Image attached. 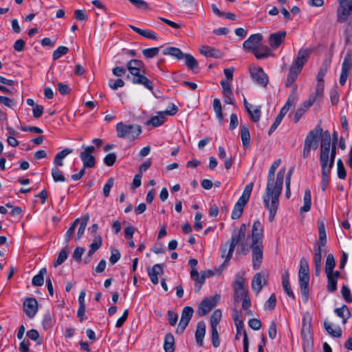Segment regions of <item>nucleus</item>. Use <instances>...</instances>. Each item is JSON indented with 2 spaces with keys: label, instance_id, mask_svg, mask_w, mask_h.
<instances>
[{
  "label": "nucleus",
  "instance_id": "f257e3e1",
  "mask_svg": "<svg viewBox=\"0 0 352 352\" xmlns=\"http://www.w3.org/2000/svg\"><path fill=\"white\" fill-rule=\"evenodd\" d=\"M247 226L245 223L241 225L238 231L234 230L231 242L229 245L227 260H230L236 245L240 246V253L247 255L250 250L252 251V267L258 270L263 259V227L261 223L256 220L254 222L251 233L245 238Z\"/></svg>",
  "mask_w": 352,
  "mask_h": 352
},
{
  "label": "nucleus",
  "instance_id": "f03ea898",
  "mask_svg": "<svg viewBox=\"0 0 352 352\" xmlns=\"http://www.w3.org/2000/svg\"><path fill=\"white\" fill-rule=\"evenodd\" d=\"M281 160L278 159L274 162L270 168L267 182L265 194L263 195V203L265 207L269 210L270 221H273L279 205V197L282 192L285 168H282L278 173L274 180L276 170L280 166Z\"/></svg>",
  "mask_w": 352,
  "mask_h": 352
},
{
  "label": "nucleus",
  "instance_id": "7ed1b4c3",
  "mask_svg": "<svg viewBox=\"0 0 352 352\" xmlns=\"http://www.w3.org/2000/svg\"><path fill=\"white\" fill-rule=\"evenodd\" d=\"M126 69L130 75L127 78L133 84L141 85L150 91L153 90V83L145 75L146 67L143 61L131 59L126 63Z\"/></svg>",
  "mask_w": 352,
  "mask_h": 352
},
{
  "label": "nucleus",
  "instance_id": "20e7f679",
  "mask_svg": "<svg viewBox=\"0 0 352 352\" xmlns=\"http://www.w3.org/2000/svg\"><path fill=\"white\" fill-rule=\"evenodd\" d=\"M322 133V129L320 125H317L314 129L311 130L307 135L302 151V157L307 158L310 155L311 149L316 150L318 148L319 136Z\"/></svg>",
  "mask_w": 352,
  "mask_h": 352
},
{
  "label": "nucleus",
  "instance_id": "39448f33",
  "mask_svg": "<svg viewBox=\"0 0 352 352\" xmlns=\"http://www.w3.org/2000/svg\"><path fill=\"white\" fill-rule=\"evenodd\" d=\"M116 131L118 138L133 140L142 133V127L138 124H126L120 122L116 124Z\"/></svg>",
  "mask_w": 352,
  "mask_h": 352
},
{
  "label": "nucleus",
  "instance_id": "423d86ee",
  "mask_svg": "<svg viewBox=\"0 0 352 352\" xmlns=\"http://www.w3.org/2000/svg\"><path fill=\"white\" fill-rule=\"evenodd\" d=\"M320 135L321 136L320 162L327 163L331 148V135L329 131H322Z\"/></svg>",
  "mask_w": 352,
  "mask_h": 352
},
{
  "label": "nucleus",
  "instance_id": "0eeeda50",
  "mask_svg": "<svg viewBox=\"0 0 352 352\" xmlns=\"http://www.w3.org/2000/svg\"><path fill=\"white\" fill-rule=\"evenodd\" d=\"M339 3L337 21L338 23H343L352 15V0H340Z\"/></svg>",
  "mask_w": 352,
  "mask_h": 352
},
{
  "label": "nucleus",
  "instance_id": "6e6552de",
  "mask_svg": "<svg viewBox=\"0 0 352 352\" xmlns=\"http://www.w3.org/2000/svg\"><path fill=\"white\" fill-rule=\"evenodd\" d=\"M82 148L84 151L80 153V158L84 166L87 168H94L96 165V158L92 154L96 152V148L94 146H85V145H82Z\"/></svg>",
  "mask_w": 352,
  "mask_h": 352
},
{
  "label": "nucleus",
  "instance_id": "1a4fd4ad",
  "mask_svg": "<svg viewBox=\"0 0 352 352\" xmlns=\"http://www.w3.org/2000/svg\"><path fill=\"white\" fill-rule=\"evenodd\" d=\"M352 67V51H349L346 54L342 64V71L340 76L339 82L340 85L344 86L346 82L349 74Z\"/></svg>",
  "mask_w": 352,
  "mask_h": 352
},
{
  "label": "nucleus",
  "instance_id": "9d476101",
  "mask_svg": "<svg viewBox=\"0 0 352 352\" xmlns=\"http://www.w3.org/2000/svg\"><path fill=\"white\" fill-rule=\"evenodd\" d=\"M219 299V295L204 299L199 306L198 314L203 316L209 313L215 307Z\"/></svg>",
  "mask_w": 352,
  "mask_h": 352
},
{
  "label": "nucleus",
  "instance_id": "9b49d317",
  "mask_svg": "<svg viewBox=\"0 0 352 352\" xmlns=\"http://www.w3.org/2000/svg\"><path fill=\"white\" fill-rule=\"evenodd\" d=\"M311 52L312 50L311 49H300L298 51L296 58L293 62L292 66L302 70L304 65L307 63Z\"/></svg>",
  "mask_w": 352,
  "mask_h": 352
},
{
  "label": "nucleus",
  "instance_id": "f8f14e48",
  "mask_svg": "<svg viewBox=\"0 0 352 352\" xmlns=\"http://www.w3.org/2000/svg\"><path fill=\"white\" fill-rule=\"evenodd\" d=\"M250 74L252 79L257 84L265 87L268 83V77L261 67L250 68Z\"/></svg>",
  "mask_w": 352,
  "mask_h": 352
},
{
  "label": "nucleus",
  "instance_id": "ddd939ff",
  "mask_svg": "<svg viewBox=\"0 0 352 352\" xmlns=\"http://www.w3.org/2000/svg\"><path fill=\"white\" fill-rule=\"evenodd\" d=\"M263 39L261 34H252L243 44V48L248 52H253L258 47L261 41Z\"/></svg>",
  "mask_w": 352,
  "mask_h": 352
},
{
  "label": "nucleus",
  "instance_id": "4468645a",
  "mask_svg": "<svg viewBox=\"0 0 352 352\" xmlns=\"http://www.w3.org/2000/svg\"><path fill=\"white\" fill-rule=\"evenodd\" d=\"M193 314L194 310L191 307H184L182 312V316L179 322L178 328H179L181 330H185L190 320H191Z\"/></svg>",
  "mask_w": 352,
  "mask_h": 352
},
{
  "label": "nucleus",
  "instance_id": "2eb2a0df",
  "mask_svg": "<svg viewBox=\"0 0 352 352\" xmlns=\"http://www.w3.org/2000/svg\"><path fill=\"white\" fill-rule=\"evenodd\" d=\"M38 310V302L34 298H28L23 302V311L25 314L32 318Z\"/></svg>",
  "mask_w": 352,
  "mask_h": 352
},
{
  "label": "nucleus",
  "instance_id": "dca6fc26",
  "mask_svg": "<svg viewBox=\"0 0 352 352\" xmlns=\"http://www.w3.org/2000/svg\"><path fill=\"white\" fill-rule=\"evenodd\" d=\"M287 35L286 31H279L271 34L269 37V44L273 49H277L285 41Z\"/></svg>",
  "mask_w": 352,
  "mask_h": 352
},
{
  "label": "nucleus",
  "instance_id": "f3484780",
  "mask_svg": "<svg viewBox=\"0 0 352 352\" xmlns=\"http://www.w3.org/2000/svg\"><path fill=\"white\" fill-rule=\"evenodd\" d=\"M263 281L264 282V284H266V275L263 272L256 273L253 277L252 280V288L256 294H258L261 291L263 288Z\"/></svg>",
  "mask_w": 352,
  "mask_h": 352
},
{
  "label": "nucleus",
  "instance_id": "a211bd4d",
  "mask_svg": "<svg viewBox=\"0 0 352 352\" xmlns=\"http://www.w3.org/2000/svg\"><path fill=\"white\" fill-rule=\"evenodd\" d=\"M298 278L301 295L304 301L307 302L309 298V275L298 274Z\"/></svg>",
  "mask_w": 352,
  "mask_h": 352
},
{
  "label": "nucleus",
  "instance_id": "6ab92c4d",
  "mask_svg": "<svg viewBox=\"0 0 352 352\" xmlns=\"http://www.w3.org/2000/svg\"><path fill=\"white\" fill-rule=\"evenodd\" d=\"M320 164L322 175L321 188L322 191H324L330 180L329 175L330 174L332 168H329L327 166V163L320 162Z\"/></svg>",
  "mask_w": 352,
  "mask_h": 352
},
{
  "label": "nucleus",
  "instance_id": "aec40b11",
  "mask_svg": "<svg viewBox=\"0 0 352 352\" xmlns=\"http://www.w3.org/2000/svg\"><path fill=\"white\" fill-rule=\"evenodd\" d=\"M303 351H311L314 346V336L312 331H301Z\"/></svg>",
  "mask_w": 352,
  "mask_h": 352
},
{
  "label": "nucleus",
  "instance_id": "412c9836",
  "mask_svg": "<svg viewBox=\"0 0 352 352\" xmlns=\"http://www.w3.org/2000/svg\"><path fill=\"white\" fill-rule=\"evenodd\" d=\"M131 29H132L135 32L144 36L146 38L157 41L159 39V36L153 30H142L139 28H137L133 25H129Z\"/></svg>",
  "mask_w": 352,
  "mask_h": 352
},
{
  "label": "nucleus",
  "instance_id": "4be33fe9",
  "mask_svg": "<svg viewBox=\"0 0 352 352\" xmlns=\"http://www.w3.org/2000/svg\"><path fill=\"white\" fill-rule=\"evenodd\" d=\"M163 273V267L160 264H155L153 265L152 269L148 270V274L151 279V281L154 284L157 285L159 283L157 276Z\"/></svg>",
  "mask_w": 352,
  "mask_h": 352
},
{
  "label": "nucleus",
  "instance_id": "5701e85b",
  "mask_svg": "<svg viewBox=\"0 0 352 352\" xmlns=\"http://www.w3.org/2000/svg\"><path fill=\"white\" fill-rule=\"evenodd\" d=\"M289 277V271L288 270L285 271V272L283 273V274L282 276L283 287V289L285 292V293L288 295V296L289 298H291L292 299L294 300L295 296L292 290Z\"/></svg>",
  "mask_w": 352,
  "mask_h": 352
},
{
  "label": "nucleus",
  "instance_id": "b1692460",
  "mask_svg": "<svg viewBox=\"0 0 352 352\" xmlns=\"http://www.w3.org/2000/svg\"><path fill=\"white\" fill-rule=\"evenodd\" d=\"M73 152V149L69 148H65L61 151L58 152L54 157V164L56 166H63V159L66 157L68 155Z\"/></svg>",
  "mask_w": 352,
  "mask_h": 352
},
{
  "label": "nucleus",
  "instance_id": "393cba45",
  "mask_svg": "<svg viewBox=\"0 0 352 352\" xmlns=\"http://www.w3.org/2000/svg\"><path fill=\"white\" fill-rule=\"evenodd\" d=\"M301 71L302 70H300L294 67L291 66L287 80L285 82V86L287 87H290L294 85V83L295 82L296 80L298 78V76L299 75Z\"/></svg>",
  "mask_w": 352,
  "mask_h": 352
},
{
  "label": "nucleus",
  "instance_id": "a878e982",
  "mask_svg": "<svg viewBox=\"0 0 352 352\" xmlns=\"http://www.w3.org/2000/svg\"><path fill=\"white\" fill-rule=\"evenodd\" d=\"M163 54L165 56H171L177 60L184 58V53L177 47H168L163 50Z\"/></svg>",
  "mask_w": 352,
  "mask_h": 352
},
{
  "label": "nucleus",
  "instance_id": "bb28decb",
  "mask_svg": "<svg viewBox=\"0 0 352 352\" xmlns=\"http://www.w3.org/2000/svg\"><path fill=\"white\" fill-rule=\"evenodd\" d=\"M200 52L206 57H212L216 58L221 57V52L219 50L209 46H202L200 49Z\"/></svg>",
  "mask_w": 352,
  "mask_h": 352
},
{
  "label": "nucleus",
  "instance_id": "cd10ccee",
  "mask_svg": "<svg viewBox=\"0 0 352 352\" xmlns=\"http://www.w3.org/2000/svg\"><path fill=\"white\" fill-rule=\"evenodd\" d=\"M241 138L243 148H248L250 142V131L248 126L243 124L241 125Z\"/></svg>",
  "mask_w": 352,
  "mask_h": 352
},
{
  "label": "nucleus",
  "instance_id": "c85d7f7f",
  "mask_svg": "<svg viewBox=\"0 0 352 352\" xmlns=\"http://www.w3.org/2000/svg\"><path fill=\"white\" fill-rule=\"evenodd\" d=\"M159 116H153L146 122L147 125H152L155 127L161 126L166 120V116L162 111L158 112Z\"/></svg>",
  "mask_w": 352,
  "mask_h": 352
},
{
  "label": "nucleus",
  "instance_id": "c756f323",
  "mask_svg": "<svg viewBox=\"0 0 352 352\" xmlns=\"http://www.w3.org/2000/svg\"><path fill=\"white\" fill-rule=\"evenodd\" d=\"M175 338L170 333H166L164 338V348L165 352H174Z\"/></svg>",
  "mask_w": 352,
  "mask_h": 352
},
{
  "label": "nucleus",
  "instance_id": "7c9ffc66",
  "mask_svg": "<svg viewBox=\"0 0 352 352\" xmlns=\"http://www.w3.org/2000/svg\"><path fill=\"white\" fill-rule=\"evenodd\" d=\"M303 201L304 205L300 208V212H305L309 211L311 205V190L309 188L305 191Z\"/></svg>",
  "mask_w": 352,
  "mask_h": 352
},
{
  "label": "nucleus",
  "instance_id": "2f4dec72",
  "mask_svg": "<svg viewBox=\"0 0 352 352\" xmlns=\"http://www.w3.org/2000/svg\"><path fill=\"white\" fill-rule=\"evenodd\" d=\"M47 274V269L41 268L38 274L35 275L32 280L34 286H42L44 283V276Z\"/></svg>",
  "mask_w": 352,
  "mask_h": 352
},
{
  "label": "nucleus",
  "instance_id": "473e14b6",
  "mask_svg": "<svg viewBox=\"0 0 352 352\" xmlns=\"http://www.w3.org/2000/svg\"><path fill=\"white\" fill-rule=\"evenodd\" d=\"M334 311L336 316L341 318L342 324H344L346 322V320L350 315L349 308L346 305H343L340 308H337Z\"/></svg>",
  "mask_w": 352,
  "mask_h": 352
},
{
  "label": "nucleus",
  "instance_id": "72a5a7b5",
  "mask_svg": "<svg viewBox=\"0 0 352 352\" xmlns=\"http://www.w3.org/2000/svg\"><path fill=\"white\" fill-rule=\"evenodd\" d=\"M287 113V112L286 111V109H280L279 113L276 116L274 123L272 124V126L268 131L269 135H270L277 129V127L280 124L283 117L286 115Z\"/></svg>",
  "mask_w": 352,
  "mask_h": 352
},
{
  "label": "nucleus",
  "instance_id": "f704fd0d",
  "mask_svg": "<svg viewBox=\"0 0 352 352\" xmlns=\"http://www.w3.org/2000/svg\"><path fill=\"white\" fill-rule=\"evenodd\" d=\"M318 241L317 244L325 245L327 243V234L323 221H318Z\"/></svg>",
  "mask_w": 352,
  "mask_h": 352
},
{
  "label": "nucleus",
  "instance_id": "c9c22d12",
  "mask_svg": "<svg viewBox=\"0 0 352 352\" xmlns=\"http://www.w3.org/2000/svg\"><path fill=\"white\" fill-rule=\"evenodd\" d=\"M287 322L285 318L272 320L269 326L268 330H277V329H287Z\"/></svg>",
  "mask_w": 352,
  "mask_h": 352
},
{
  "label": "nucleus",
  "instance_id": "e433bc0d",
  "mask_svg": "<svg viewBox=\"0 0 352 352\" xmlns=\"http://www.w3.org/2000/svg\"><path fill=\"white\" fill-rule=\"evenodd\" d=\"M336 267V260L333 254H329L325 261L324 272L327 273H332V270Z\"/></svg>",
  "mask_w": 352,
  "mask_h": 352
},
{
  "label": "nucleus",
  "instance_id": "4c0bfd02",
  "mask_svg": "<svg viewBox=\"0 0 352 352\" xmlns=\"http://www.w3.org/2000/svg\"><path fill=\"white\" fill-rule=\"evenodd\" d=\"M330 63L331 62L327 60H325L323 62L316 76L317 82H324L323 78L328 71V69L330 66Z\"/></svg>",
  "mask_w": 352,
  "mask_h": 352
},
{
  "label": "nucleus",
  "instance_id": "58836bf2",
  "mask_svg": "<svg viewBox=\"0 0 352 352\" xmlns=\"http://www.w3.org/2000/svg\"><path fill=\"white\" fill-rule=\"evenodd\" d=\"M270 50L267 46L256 48L252 53L258 59L267 58L270 56Z\"/></svg>",
  "mask_w": 352,
  "mask_h": 352
},
{
  "label": "nucleus",
  "instance_id": "ea45409f",
  "mask_svg": "<svg viewBox=\"0 0 352 352\" xmlns=\"http://www.w3.org/2000/svg\"><path fill=\"white\" fill-rule=\"evenodd\" d=\"M184 58H185L186 65L190 69L194 70L198 68V62L197 60L190 54H184Z\"/></svg>",
  "mask_w": 352,
  "mask_h": 352
},
{
  "label": "nucleus",
  "instance_id": "a19ab883",
  "mask_svg": "<svg viewBox=\"0 0 352 352\" xmlns=\"http://www.w3.org/2000/svg\"><path fill=\"white\" fill-rule=\"evenodd\" d=\"M221 311L219 309L215 310L210 317L211 330H217V326L221 318Z\"/></svg>",
  "mask_w": 352,
  "mask_h": 352
},
{
  "label": "nucleus",
  "instance_id": "79ce46f5",
  "mask_svg": "<svg viewBox=\"0 0 352 352\" xmlns=\"http://www.w3.org/2000/svg\"><path fill=\"white\" fill-rule=\"evenodd\" d=\"M327 291L330 293H333L337 290V280L332 276V273H327Z\"/></svg>",
  "mask_w": 352,
  "mask_h": 352
},
{
  "label": "nucleus",
  "instance_id": "37998d69",
  "mask_svg": "<svg viewBox=\"0 0 352 352\" xmlns=\"http://www.w3.org/2000/svg\"><path fill=\"white\" fill-rule=\"evenodd\" d=\"M55 324V320L52 317L49 312L46 313L43 316L42 320L43 327L45 329H50L54 327Z\"/></svg>",
  "mask_w": 352,
  "mask_h": 352
},
{
  "label": "nucleus",
  "instance_id": "c03bdc74",
  "mask_svg": "<svg viewBox=\"0 0 352 352\" xmlns=\"http://www.w3.org/2000/svg\"><path fill=\"white\" fill-rule=\"evenodd\" d=\"M241 318V312H239L236 310H234V312L232 314V318L234 321L236 330H243V329L244 324Z\"/></svg>",
  "mask_w": 352,
  "mask_h": 352
},
{
  "label": "nucleus",
  "instance_id": "a18cd8bd",
  "mask_svg": "<svg viewBox=\"0 0 352 352\" xmlns=\"http://www.w3.org/2000/svg\"><path fill=\"white\" fill-rule=\"evenodd\" d=\"M344 34L345 43L352 45V19L347 23Z\"/></svg>",
  "mask_w": 352,
  "mask_h": 352
},
{
  "label": "nucleus",
  "instance_id": "49530a36",
  "mask_svg": "<svg viewBox=\"0 0 352 352\" xmlns=\"http://www.w3.org/2000/svg\"><path fill=\"white\" fill-rule=\"evenodd\" d=\"M247 113H248L250 119L254 122H258L261 118V107H256L253 111L252 109H248Z\"/></svg>",
  "mask_w": 352,
  "mask_h": 352
},
{
  "label": "nucleus",
  "instance_id": "de8ad7c7",
  "mask_svg": "<svg viewBox=\"0 0 352 352\" xmlns=\"http://www.w3.org/2000/svg\"><path fill=\"white\" fill-rule=\"evenodd\" d=\"M337 173L338 177L341 179H344L346 177V171L344 168V163L342 159H338L337 160Z\"/></svg>",
  "mask_w": 352,
  "mask_h": 352
},
{
  "label": "nucleus",
  "instance_id": "09e8293b",
  "mask_svg": "<svg viewBox=\"0 0 352 352\" xmlns=\"http://www.w3.org/2000/svg\"><path fill=\"white\" fill-rule=\"evenodd\" d=\"M52 176L55 182H63L65 181V177L58 167H54L52 169Z\"/></svg>",
  "mask_w": 352,
  "mask_h": 352
},
{
  "label": "nucleus",
  "instance_id": "8fccbe9b",
  "mask_svg": "<svg viewBox=\"0 0 352 352\" xmlns=\"http://www.w3.org/2000/svg\"><path fill=\"white\" fill-rule=\"evenodd\" d=\"M296 90H297V85H295L294 89H293V90H292V94L289 95V96L287 98V100L286 103L281 108V109H286L287 112L289 111L290 107L293 105V104L295 102V100H296L295 93H296Z\"/></svg>",
  "mask_w": 352,
  "mask_h": 352
},
{
  "label": "nucleus",
  "instance_id": "3c124183",
  "mask_svg": "<svg viewBox=\"0 0 352 352\" xmlns=\"http://www.w3.org/2000/svg\"><path fill=\"white\" fill-rule=\"evenodd\" d=\"M336 145L332 144L330 148V152L327 160V166L329 168H333L334 165L335 158L336 156Z\"/></svg>",
  "mask_w": 352,
  "mask_h": 352
},
{
  "label": "nucleus",
  "instance_id": "603ef678",
  "mask_svg": "<svg viewBox=\"0 0 352 352\" xmlns=\"http://www.w3.org/2000/svg\"><path fill=\"white\" fill-rule=\"evenodd\" d=\"M67 256H68V252L66 250V248L61 250V251L58 254V258L54 263V267H57V266L61 265L63 263H64L65 261L67 259Z\"/></svg>",
  "mask_w": 352,
  "mask_h": 352
},
{
  "label": "nucleus",
  "instance_id": "864d4df0",
  "mask_svg": "<svg viewBox=\"0 0 352 352\" xmlns=\"http://www.w3.org/2000/svg\"><path fill=\"white\" fill-rule=\"evenodd\" d=\"M190 277L196 283L200 284L201 285L204 283V277L199 275L197 268L191 269Z\"/></svg>",
  "mask_w": 352,
  "mask_h": 352
},
{
  "label": "nucleus",
  "instance_id": "5fc2aeb1",
  "mask_svg": "<svg viewBox=\"0 0 352 352\" xmlns=\"http://www.w3.org/2000/svg\"><path fill=\"white\" fill-rule=\"evenodd\" d=\"M160 52V47H151L142 50V54L147 58L156 56Z\"/></svg>",
  "mask_w": 352,
  "mask_h": 352
},
{
  "label": "nucleus",
  "instance_id": "6e6d98bb",
  "mask_svg": "<svg viewBox=\"0 0 352 352\" xmlns=\"http://www.w3.org/2000/svg\"><path fill=\"white\" fill-rule=\"evenodd\" d=\"M243 208L244 207H242L239 203H236L232 212V219H237L240 218L243 214Z\"/></svg>",
  "mask_w": 352,
  "mask_h": 352
},
{
  "label": "nucleus",
  "instance_id": "4d7b16f0",
  "mask_svg": "<svg viewBox=\"0 0 352 352\" xmlns=\"http://www.w3.org/2000/svg\"><path fill=\"white\" fill-rule=\"evenodd\" d=\"M69 52V49L65 46H60L54 51L52 57L54 60H57L62 56L66 54Z\"/></svg>",
  "mask_w": 352,
  "mask_h": 352
},
{
  "label": "nucleus",
  "instance_id": "13d9d810",
  "mask_svg": "<svg viewBox=\"0 0 352 352\" xmlns=\"http://www.w3.org/2000/svg\"><path fill=\"white\" fill-rule=\"evenodd\" d=\"M341 294L344 300L350 303L352 302V296L351 294L350 289L345 285H342L341 289Z\"/></svg>",
  "mask_w": 352,
  "mask_h": 352
},
{
  "label": "nucleus",
  "instance_id": "bf43d9fd",
  "mask_svg": "<svg viewBox=\"0 0 352 352\" xmlns=\"http://www.w3.org/2000/svg\"><path fill=\"white\" fill-rule=\"evenodd\" d=\"M276 305V297L274 294H272L269 299L265 304V309L272 311L274 309Z\"/></svg>",
  "mask_w": 352,
  "mask_h": 352
},
{
  "label": "nucleus",
  "instance_id": "052dcab7",
  "mask_svg": "<svg viewBox=\"0 0 352 352\" xmlns=\"http://www.w3.org/2000/svg\"><path fill=\"white\" fill-rule=\"evenodd\" d=\"M116 159H117L116 154L115 153H108L104 157V163L108 166H111L115 164Z\"/></svg>",
  "mask_w": 352,
  "mask_h": 352
},
{
  "label": "nucleus",
  "instance_id": "680f3d73",
  "mask_svg": "<svg viewBox=\"0 0 352 352\" xmlns=\"http://www.w3.org/2000/svg\"><path fill=\"white\" fill-rule=\"evenodd\" d=\"M124 85V82L121 78L116 80L111 79L109 81V86L113 90H116Z\"/></svg>",
  "mask_w": 352,
  "mask_h": 352
},
{
  "label": "nucleus",
  "instance_id": "e2e57ef3",
  "mask_svg": "<svg viewBox=\"0 0 352 352\" xmlns=\"http://www.w3.org/2000/svg\"><path fill=\"white\" fill-rule=\"evenodd\" d=\"M121 254L118 249H112L111 252V256L109 258V262L111 265L116 263L120 258Z\"/></svg>",
  "mask_w": 352,
  "mask_h": 352
},
{
  "label": "nucleus",
  "instance_id": "0e129e2a",
  "mask_svg": "<svg viewBox=\"0 0 352 352\" xmlns=\"http://www.w3.org/2000/svg\"><path fill=\"white\" fill-rule=\"evenodd\" d=\"M137 8H142L144 10H150L148 4L144 0H129Z\"/></svg>",
  "mask_w": 352,
  "mask_h": 352
},
{
  "label": "nucleus",
  "instance_id": "69168bd1",
  "mask_svg": "<svg viewBox=\"0 0 352 352\" xmlns=\"http://www.w3.org/2000/svg\"><path fill=\"white\" fill-rule=\"evenodd\" d=\"M178 111V107L173 103H169L166 111H163L165 116H174Z\"/></svg>",
  "mask_w": 352,
  "mask_h": 352
},
{
  "label": "nucleus",
  "instance_id": "338daca9",
  "mask_svg": "<svg viewBox=\"0 0 352 352\" xmlns=\"http://www.w3.org/2000/svg\"><path fill=\"white\" fill-rule=\"evenodd\" d=\"M113 184L114 179L113 178L111 177L107 180V183L104 184L103 187V194L106 197L109 196L110 190L112 186H113Z\"/></svg>",
  "mask_w": 352,
  "mask_h": 352
},
{
  "label": "nucleus",
  "instance_id": "774afa93",
  "mask_svg": "<svg viewBox=\"0 0 352 352\" xmlns=\"http://www.w3.org/2000/svg\"><path fill=\"white\" fill-rule=\"evenodd\" d=\"M311 328V318L309 315H305L302 318V330H310Z\"/></svg>",
  "mask_w": 352,
  "mask_h": 352
}]
</instances>
